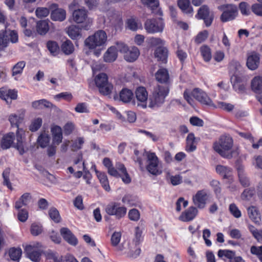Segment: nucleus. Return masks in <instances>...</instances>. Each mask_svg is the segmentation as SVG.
Wrapping results in <instances>:
<instances>
[{
  "label": "nucleus",
  "instance_id": "obj_8",
  "mask_svg": "<svg viewBox=\"0 0 262 262\" xmlns=\"http://www.w3.org/2000/svg\"><path fill=\"white\" fill-rule=\"evenodd\" d=\"M73 18L75 22L78 24H83L82 27L86 30L90 29L93 20L88 17L87 11L84 9H78L73 12Z\"/></svg>",
  "mask_w": 262,
  "mask_h": 262
},
{
  "label": "nucleus",
  "instance_id": "obj_7",
  "mask_svg": "<svg viewBox=\"0 0 262 262\" xmlns=\"http://www.w3.org/2000/svg\"><path fill=\"white\" fill-rule=\"evenodd\" d=\"M95 81L101 94L103 95H108L112 93L113 85L108 82V77L106 74L104 73L99 74L96 76Z\"/></svg>",
  "mask_w": 262,
  "mask_h": 262
},
{
  "label": "nucleus",
  "instance_id": "obj_33",
  "mask_svg": "<svg viewBox=\"0 0 262 262\" xmlns=\"http://www.w3.org/2000/svg\"><path fill=\"white\" fill-rule=\"evenodd\" d=\"M197 213V209L195 207H191L182 213L180 218L184 222H188L192 220L195 217Z\"/></svg>",
  "mask_w": 262,
  "mask_h": 262
},
{
  "label": "nucleus",
  "instance_id": "obj_17",
  "mask_svg": "<svg viewBox=\"0 0 262 262\" xmlns=\"http://www.w3.org/2000/svg\"><path fill=\"white\" fill-rule=\"evenodd\" d=\"M0 98L4 100L7 104H10L12 100L17 99V91L14 89H7L4 88H1Z\"/></svg>",
  "mask_w": 262,
  "mask_h": 262
},
{
  "label": "nucleus",
  "instance_id": "obj_38",
  "mask_svg": "<svg viewBox=\"0 0 262 262\" xmlns=\"http://www.w3.org/2000/svg\"><path fill=\"white\" fill-rule=\"evenodd\" d=\"M32 106L36 110H41L43 108H51L52 104L47 100L42 99L32 102Z\"/></svg>",
  "mask_w": 262,
  "mask_h": 262
},
{
  "label": "nucleus",
  "instance_id": "obj_34",
  "mask_svg": "<svg viewBox=\"0 0 262 262\" xmlns=\"http://www.w3.org/2000/svg\"><path fill=\"white\" fill-rule=\"evenodd\" d=\"M196 148V141L193 133H190L186 138V150L188 152H192Z\"/></svg>",
  "mask_w": 262,
  "mask_h": 262
},
{
  "label": "nucleus",
  "instance_id": "obj_16",
  "mask_svg": "<svg viewBox=\"0 0 262 262\" xmlns=\"http://www.w3.org/2000/svg\"><path fill=\"white\" fill-rule=\"evenodd\" d=\"M136 96L137 99V106L142 108H146L148 93L146 89L144 87H139L136 90Z\"/></svg>",
  "mask_w": 262,
  "mask_h": 262
},
{
  "label": "nucleus",
  "instance_id": "obj_11",
  "mask_svg": "<svg viewBox=\"0 0 262 262\" xmlns=\"http://www.w3.org/2000/svg\"><path fill=\"white\" fill-rule=\"evenodd\" d=\"M223 13L221 16L222 22H227L234 19L238 14L237 7L234 5H226L223 6Z\"/></svg>",
  "mask_w": 262,
  "mask_h": 262
},
{
  "label": "nucleus",
  "instance_id": "obj_32",
  "mask_svg": "<svg viewBox=\"0 0 262 262\" xmlns=\"http://www.w3.org/2000/svg\"><path fill=\"white\" fill-rule=\"evenodd\" d=\"M252 90L255 93H262V77L257 76L254 77L251 82Z\"/></svg>",
  "mask_w": 262,
  "mask_h": 262
},
{
  "label": "nucleus",
  "instance_id": "obj_35",
  "mask_svg": "<svg viewBox=\"0 0 262 262\" xmlns=\"http://www.w3.org/2000/svg\"><path fill=\"white\" fill-rule=\"evenodd\" d=\"M103 164L107 169L108 174L112 176L118 178L119 172L113 166L112 162L108 158H105L103 160Z\"/></svg>",
  "mask_w": 262,
  "mask_h": 262
},
{
  "label": "nucleus",
  "instance_id": "obj_3",
  "mask_svg": "<svg viewBox=\"0 0 262 262\" xmlns=\"http://www.w3.org/2000/svg\"><path fill=\"white\" fill-rule=\"evenodd\" d=\"M169 92V89L166 85L158 84L154 86L148 98V107L157 109L161 106L165 102Z\"/></svg>",
  "mask_w": 262,
  "mask_h": 262
},
{
  "label": "nucleus",
  "instance_id": "obj_23",
  "mask_svg": "<svg viewBox=\"0 0 262 262\" xmlns=\"http://www.w3.org/2000/svg\"><path fill=\"white\" fill-rule=\"evenodd\" d=\"M178 5L184 13L190 16L193 15V10L189 0H178Z\"/></svg>",
  "mask_w": 262,
  "mask_h": 262
},
{
  "label": "nucleus",
  "instance_id": "obj_14",
  "mask_svg": "<svg viewBox=\"0 0 262 262\" xmlns=\"http://www.w3.org/2000/svg\"><path fill=\"white\" fill-rule=\"evenodd\" d=\"M196 17L203 19L207 27L210 26L213 19V14L206 5L201 6L198 10Z\"/></svg>",
  "mask_w": 262,
  "mask_h": 262
},
{
  "label": "nucleus",
  "instance_id": "obj_51",
  "mask_svg": "<svg viewBox=\"0 0 262 262\" xmlns=\"http://www.w3.org/2000/svg\"><path fill=\"white\" fill-rule=\"evenodd\" d=\"M47 47L51 54L54 56L57 55L59 52V47L56 41H49L47 43Z\"/></svg>",
  "mask_w": 262,
  "mask_h": 262
},
{
  "label": "nucleus",
  "instance_id": "obj_41",
  "mask_svg": "<svg viewBox=\"0 0 262 262\" xmlns=\"http://www.w3.org/2000/svg\"><path fill=\"white\" fill-rule=\"evenodd\" d=\"M50 141V136L48 133L45 132L41 133L37 139L38 144L43 148L49 145Z\"/></svg>",
  "mask_w": 262,
  "mask_h": 262
},
{
  "label": "nucleus",
  "instance_id": "obj_37",
  "mask_svg": "<svg viewBox=\"0 0 262 262\" xmlns=\"http://www.w3.org/2000/svg\"><path fill=\"white\" fill-rule=\"evenodd\" d=\"M95 172L102 187L106 191H110L111 188L106 174L104 172H100L97 170H95Z\"/></svg>",
  "mask_w": 262,
  "mask_h": 262
},
{
  "label": "nucleus",
  "instance_id": "obj_49",
  "mask_svg": "<svg viewBox=\"0 0 262 262\" xmlns=\"http://www.w3.org/2000/svg\"><path fill=\"white\" fill-rule=\"evenodd\" d=\"M25 66L26 62L24 61L18 62L13 67L12 76H15L21 74Z\"/></svg>",
  "mask_w": 262,
  "mask_h": 262
},
{
  "label": "nucleus",
  "instance_id": "obj_43",
  "mask_svg": "<svg viewBox=\"0 0 262 262\" xmlns=\"http://www.w3.org/2000/svg\"><path fill=\"white\" fill-rule=\"evenodd\" d=\"M67 33L72 39H77L81 36L79 28L75 25L70 26L68 28Z\"/></svg>",
  "mask_w": 262,
  "mask_h": 262
},
{
  "label": "nucleus",
  "instance_id": "obj_54",
  "mask_svg": "<svg viewBox=\"0 0 262 262\" xmlns=\"http://www.w3.org/2000/svg\"><path fill=\"white\" fill-rule=\"evenodd\" d=\"M250 252L252 254L255 255L260 262H262V246H252Z\"/></svg>",
  "mask_w": 262,
  "mask_h": 262
},
{
  "label": "nucleus",
  "instance_id": "obj_44",
  "mask_svg": "<svg viewBox=\"0 0 262 262\" xmlns=\"http://www.w3.org/2000/svg\"><path fill=\"white\" fill-rule=\"evenodd\" d=\"M143 4L147 5L150 8L153 13H157L160 15H162V12L158 10V12L155 11L159 7V3L158 0H141Z\"/></svg>",
  "mask_w": 262,
  "mask_h": 262
},
{
  "label": "nucleus",
  "instance_id": "obj_63",
  "mask_svg": "<svg viewBox=\"0 0 262 262\" xmlns=\"http://www.w3.org/2000/svg\"><path fill=\"white\" fill-rule=\"evenodd\" d=\"M42 231V226L39 224L33 223L31 226V232L33 235L37 236Z\"/></svg>",
  "mask_w": 262,
  "mask_h": 262
},
{
  "label": "nucleus",
  "instance_id": "obj_25",
  "mask_svg": "<svg viewBox=\"0 0 262 262\" xmlns=\"http://www.w3.org/2000/svg\"><path fill=\"white\" fill-rule=\"evenodd\" d=\"M259 63V56L258 54L253 52L248 56L247 60V66L249 69L251 70L256 69Z\"/></svg>",
  "mask_w": 262,
  "mask_h": 262
},
{
  "label": "nucleus",
  "instance_id": "obj_56",
  "mask_svg": "<svg viewBox=\"0 0 262 262\" xmlns=\"http://www.w3.org/2000/svg\"><path fill=\"white\" fill-rule=\"evenodd\" d=\"M49 215L50 218L55 223H59L60 216L58 211L55 208H51L49 210Z\"/></svg>",
  "mask_w": 262,
  "mask_h": 262
},
{
  "label": "nucleus",
  "instance_id": "obj_4",
  "mask_svg": "<svg viewBox=\"0 0 262 262\" xmlns=\"http://www.w3.org/2000/svg\"><path fill=\"white\" fill-rule=\"evenodd\" d=\"M106 40V33L103 30H98L85 39V45L89 49H95L97 47L103 46Z\"/></svg>",
  "mask_w": 262,
  "mask_h": 262
},
{
  "label": "nucleus",
  "instance_id": "obj_40",
  "mask_svg": "<svg viewBox=\"0 0 262 262\" xmlns=\"http://www.w3.org/2000/svg\"><path fill=\"white\" fill-rule=\"evenodd\" d=\"M134 97L133 92L127 89H123L120 92V99L124 103L130 102Z\"/></svg>",
  "mask_w": 262,
  "mask_h": 262
},
{
  "label": "nucleus",
  "instance_id": "obj_53",
  "mask_svg": "<svg viewBox=\"0 0 262 262\" xmlns=\"http://www.w3.org/2000/svg\"><path fill=\"white\" fill-rule=\"evenodd\" d=\"M201 53L205 61H209L211 58V54L210 48L204 46L201 48Z\"/></svg>",
  "mask_w": 262,
  "mask_h": 262
},
{
  "label": "nucleus",
  "instance_id": "obj_62",
  "mask_svg": "<svg viewBox=\"0 0 262 262\" xmlns=\"http://www.w3.org/2000/svg\"><path fill=\"white\" fill-rule=\"evenodd\" d=\"M148 42L151 46L160 47L164 45V41L160 38L152 37L148 39Z\"/></svg>",
  "mask_w": 262,
  "mask_h": 262
},
{
  "label": "nucleus",
  "instance_id": "obj_5",
  "mask_svg": "<svg viewBox=\"0 0 262 262\" xmlns=\"http://www.w3.org/2000/svg\"><path fill=\"white\" fill-rule=\"evenodd\" d=\"M43 249L42 244L39 242H35L27 245L25 248V252L28 257L32 261L38 262L40 259Z\"/></svg>",
  "mask_w": 262,
  "mask_h": 262
},
{
  "label": "nucleus",
  "instance_id": "obj_42",
  "mask_svg": "<svg viewBox=\"0 0 262 262\" xmlns=\"http://www.w3.org/2000/svg\"><path fill=\"white\" fill-rule=\"evenodd\" d=\"M61 49L66 55H70L74 51V45L70 40H66L63 41L61 46Z\"/></svg>",
  "mask_w": 262,
  "mask_h": 262
},
{
  "label": "nucleus",
  "instance_id": "obj_26",
  "mask_svg": "<svg viewBox=\"0 0 262 262\" xmlns=\"http://www.w3.org/2000/svg\"><path fill=\"white\" fill-rule=\"evenodd\" d=\"M230 80L233 88L235 91L238 92H242L245 90V86L241 83L242 78L238 74L235 73L231 77Z\"/></svg>",
  "mask_w": 262,
  "mask_h": 262
},
{
  "label": "nucleus",
  "instance_id": "obj_20",
  "mask_svg": "<svg viewBox=\"0 0 262 262\" xmlns=\"http://www.w3.org/2000/svg\"><path fill=\"white\" fill-rule=\"evenodd\" d=\"M60 231L61 235L67 243L72 246L77 245V238L68 228H62Z\"/></svg>",
  "mask_w": 262,
  "mask_h": 262
},
{
  "label": "nucleus",
  "instance_id": "obj_13",
  "mask_svg": "<svg viewBox=\"0 0 262 262\" xmlns=\"http://www.w3.org/2000/svg\"><path fill=\"white\" fill-rule=\"evenodd\" d=\"M191 95L202 104L214 108V104L206 92L199 88H195L191 92Z\"/></svg>",
  "mask_w": 262,
  "mask_h": 262
},
{
  "label": "nucleus",
  "instance_id": "obj_19",
  "mask_svg": "<svg viewBox=\"0 0 262 262\" xmlns=\"http://www.w3.org/2000/svg\"><path fill=\"white\" fill-rule=\"evenodd\" d=\"M207 194L204 190L198 191L193 196V202L200 208H203L206 204Z\"/></svg>",
  "mask_w": 262,
  "mask_h": 262
},
{
  "label": "nucleus",
  "instance_id": "obj_21",
  "mask_svg": "<svg viewBox=\"0 0 262 262\" xmlns=\"http://www.w3.org/2000/svg\"><path fill=\"white\" fill-rule=\"evenodd\" d=\"M217 173L222 176L224 179H228L230 181H233L232 169L228 166L219 165L216 167Z\"/></svg>",
  "mask_w": 262,
  "mask_h": 262
},
{
  "label": "nucleus",
  "instance_id": "obj_18",
  "mask_svg": "<svg viewBox=\"0 0 262 262\" xmlns=\"http://www.w3.org/2000/svg\"><path fill=\"white\" fill-rule=\"evenodd\" d=\"M57 7V5L55 4H53L51 5L50 8L51 9H55L51 12V19L55 21H63L66 18V12L64 9H58Z\"/></svg>",
  "mask_w": 262,
  "mask_h": 262
},
{
  "label": "nucleus",
  "instance_id": "obj_1",
  "mask_svg": "<svg viewBox=\"0 0 262 262\" xmlns=\"http://www.w3.org/2000/svg\"><path fill=\"white\" fill-rule=\"evenodd\" d=\"M25 112L24 110H22L20 113L11 114L9 117V120L11 125L17 128L16 132L17 142L14 147L21 155H23L27 151V149H25V142L23 139V135L24 134V131L22 129L18 128L19 124L23 122L24 119Z\"/></svg>",
  "mask_w": 262,
  "mask_h": 262
},
{
  "label": "nucleus",
  "instance_id": "obj_24",
  "mask_svg": "<svg viewBox=\"0 0 262 262\" xmlns=\"http://www.w3.org/2000/svg\"><path fill=\"white\" fill-rule=\"evenodd\" d=\"M237 171L241 184L244 187H248L250 184V182L245 172L244 166L242 165H238L237 167Z\"/></svg>",
  "mask_w": 262,
  "mask_h": 262
},
{
  "label": "nucleus",
  "instance_id": "obj_28",
  "mask_svg": "<svg viewBox=\"0 0 262 262\" xmlns=\"http://www.w3.org/2000/svg\"><path fill=\"white\" fill-rule=\"evenodd\" d=\"M155 56L162 63H166L168 57V50L163 46L158 47L155 51Z\"/></svg>",
  "mask_w": 262,
  "mask_h": 262
},
{
  "label": "nucleus",
  "instance_id": "obj_12",
  "mask_svg": "<svg viewBox=\"0 0 262 262\" xmlns=\"http://www.w3.org/2000/svg\"><path fill=\"white\" fill-rule=\"evenodd\" d=\"M46 258L45 262H63L62 257L57 252L51 250H48L45 253ZM77 259L71 254H67L65 256L66 262H74Z\"/></svg>",
  "mask_w": 262,
  "mask_h": 262
},
{
  "label": "nucleus",
  "instance_id": "obj_30",
  "mask_svg": "<svg viewBox=\"0 0 262 262\" xmlns=\"http://www.w3.org/2000/svg\"><path fill=\"white\" fill-rule=\"evenodd\" d=\"M140 52L138 48L133 47L130 49H128L124 54V59L128 62H134L139 57Z\"/></svg>",
  "mask_w": 262,
  "mask_h": 262
},
{
  "label": "nucleus",
  "instance_id": "obj_50",
  "mask_svg": "<svg viewBox=\"0 0 262 262\" xmlns=\"http://www.w3.org/2000/svg\"><path fill=\"white\" fill-rule=\"evenodd\" d=\"M214 108H219L227 112H232L234 108V105L230 103L219 101Z\"/></svg>",
  "mask_w": 262,
  "mask_h": 262
},
{
  "label": "nucleus",
  "instance_id": "obj_64",
  "mask_svg": "<svg viewBox=\"0 0 262 262\" xmlns=\"http://www.w3.org/2000/svg\"><path fill=\"white\" fill-rule=\"evenodd\" d=\"M239 9L241 13L244 15H249L250 14L249 5L246 2H241L239 5Z\"/></svg>",
  "mask_w": 262,
  "mask_h": 262
},
{
  "label": "nucleus",
  "instance_id": "obj_15",
  "mask_svg": "<svg viewBox=\"0 0 262 262\" xmlns=\"http://www.w3.org/2000/svg\"><path fill=\"white\" fill-rule=\"evenodd\" d=\"M15 43L18 41V34L15 31H6L0 32V46L6 47L9 41Z\"/></svg>",
  "mask_w": 262,
  "mask_h": 262
},
{
  "label": "nucleus",
  "instance_id": "obj_45",
  "mask_svg": "<svg viewBox=\"0 0 262 262\" xmlns=\"http://www.w3.org/2000/svg\"><path fill=\"white\" fill-rule=\"evenodd\" d=\"M49 29L48 23L46 20L39 21L36 25L37 32L40 35H44L48 31Z\"/></svg>",
  "mask_w": 262,
  "mask_h": 262
},
{
  "label": "nucleus",
  "instance_id": "obj_27",
  "mask_svg": "<svg viewBox=\"0 0 262 262\" xmlns=\"http://www.w3.org/2000/svg\"><path fill=\"white\" fill-rule=\"evenodd\" d=\"M249 218L255 223L259 224L261 221V215L258 208L252 206L247 209Z\"/></svg>",
  "mask_w": 262,
  "mask_h": 262
},
{
  "label": "nucleus",
  "instance_id": "obj_46",
  "mask_svg": "<svg viewBox=\"0 0 262 262\" xmlns=\"http://www.w3.org/2000/svg\"><path fill=\"white\" fill-rule=\"evenodd\" d=\"M126 24L127 28L132 31H136L141 27V23L137 19L134 17L128 19Z\"/></svg>",
  "mask_w": 262,
  "mask_h": 262
},
{
  "label": "nucleus",
  "instance_id": "obj_48",
  "mask_svg": "<svg viewBox=\"0 0 262 262\" xmlns=\"http://www.w3.org/2000/svg\"><path fill=\"white\" fill-rule=\"evenodd\" d=\"M122 202L129 206H136L137 204V198L136 196L130 194H126L122 198Z\"/></svg>",
  "mask_w": 262,
  "mask_h": 262
},
{
  "label": "nucleus",
  "instance_id": "obj_9",
  "mask_svg": "<svg viewBox=\"0 0 262 262\" xmlns=\"http://www.w3.org/2000/svg\"><path fill=\"white\" fill-rule=\"evenodd\" d=\"M148 164L146 167L147 171L154 176L162 173V170L158 167L159 159L155 152H146Z\"/></svg>",
  "mask_w": 262,
  "mask_h": 262
},
{
  "label": "nucleus",
  "instance_id": "obj_47",
  "mask_svg": "<svg viewBox=\"0 0 262 262\" xmlns=\"http://www.w3.org/2000/svg\"><path fill=\"white\" fill-rule=\"evenodd\" d=\"M22 253L21 249L19 248H12L9 250V256L12 260L18 261Z\"/></svg>",
  "mask_w": 262,
  "mask_h": 262
},
{
  "label": "nucleus",
  "instance_id": "obj_36",
  "mask_svg": "<svg viewBox=\"0 0 262 262\" xmlns=\"http://www.w3.org/2000/svg\"><path fill=\"white\" fill-rule=\"evenodd\" d=\"M31 196L29 193H25L15 202V208L16 209H20L23 206L27 205L30 202Z\"/></svg>",
  "mask_w": 262,
  "mask_h": 262
},
{
  "label": "nucleus",
  "instance_id": "obj_29",
  "mask_svg": "<svg viewBox=\"0 0 262 262\" xmlns=\"http://www.w3.org/2000/svg\"><path fill=\"white\" fill-rule=\"evenodd\" d=\"M118 56L115 46L108 48L103 55L104 61L106 62H112L116 60Z\"/></svg>",
  "mask_w": 262,
  "mask_h": 262
},
{
  "label": "nucleus",
  "instance_id": "obj_10",
  "mask_svg": "<svg viewBox=\"0 0 262 262\" xmlns=\"http://www.w3.org/2000/svg\"><path fill=\"white\" fill-rule=\"evenodd\" d=\"M145 29L148 33L162 32L164 25L162 18L147 19L144 24Z\"/></svg>",
  "mask_w": 262,
  "mask_h": 262
},
{
  "label": "nucleus",
  "instance_id": "obj_55",
  "mask_svg": "<svg viewBox=\"0 0 262 262\" xmlns=\"http://www.w3.org/2000/svg\"><path fill=\"white\" fill-rule=\"evenodd\" d=\"M42 123V120L41 118H35L32 121L29 126V129L32 132H36L40 127Z\"/></svg>",
  "mask_w": 262,
  "mask_h": 262
},
{
  "label": "nucleus",
  "instance_id": "obj_6",
  "mask_svg": "<svg viewBox=\"0 0 262 262\" xmlns=\"http://www.w3.org/2000/svg\"><path fill=\"white\" fill-rule=\"evenodd\" d=\"M105 211L108 215L114 216L116 219L119 220L125 216L127 208L120 203L111 202L106 206Z\"/></svg>",
  "mask_w": 262,
  "mask_h": 262
},
{
  "label": "nucleus",
  "instance_id": "obj_58",
  "mask_svg": "<svg viewBox=\"0 0 262 262\" xmlns=\"http://www.w3.org/2000/svg\"><path fill=\"white\" fill-rule=\"evenodd\" d=\"M255 193V189L253 188L246 189L241 194V198L243 200L248 201Z\"/></svg>",
  "mask_w": 262,
  "mask_h": 262
},
{
  "label": "nucleus",
  "instance_id": "obj_52",
  "mask_svg": "<svg viewBox=\"0 0 262 262\" xmlns=\"http://www.w3.org/2000/svg\"><path fill=\"white\" fill-rule=\"evenodd\" d=\"M230 213L235 218H239L242 216V212L236 205L234 203L230 204L229 206Z\"/></svg>",
  "mask_w": 262,
  "mask_h": 262
},
{
  "label": "nucleus",
  "instance_id": "obj_57",
  "mask_svg": "<svg viewBox=\"0 0 262 262\" xmlns=\"http://www.w3.org/2000/svg\"><path fill=\"white\" fill-rule=\"evenodd\" d=\"M169 180L170 183L173 186H177L181 184L183 182V178L180 174H176L174 176L170 175L169 173H168Z\"/></svg>",
  "mask_w": 262,
  "mask_h": 262
},
{
  "label": "nucleus",
  "instance_id": "obj_59",
  "mask_svg": "<svg viewBox=\"0 0 262 262\" xmlns=\"http://www.w3.org/2000/svg\"><path fill=\"white\" fill-rule=\"evenodd\" d=\"M54 98L57 100L61 99H64L67 101H70L73 99L72 94L68 92L60 93L54 96Z\"/></svg>",
  "mask_w": 262,
  "mask_h": 262
},
{
  "label": "nucleus",
  "instance_id": "obj_39",
  "mask_svg": "<svg viewBox=\"0 0 262 262\" xmlns=\"http://www.w3.org/2000/svg\"><path fill=\"white\" fill-rule=\"evenodd\" d=\"M217 255L224 260L228 259L231 262L235 256V252L232 250L220 249L218 251Z\"/></svg>",
  "mask_w": 262,
  "mask_h": 262
},
{
  "label": "nucleus",
  "instance_id": "obj_31",
  "mask_svg": "<svg viewBox=\"0 0 262 262\" xmlns=\"http://www.w3.org/2000/svg\"><path fill=\"white\" fill-rule=\"evenodd\" d=\"M156 80L162 83H167L169 80L168 71L164 68L160 69L155 74Z\"/></svg>",
  "mask_w": 262,
  "mask_h": 262
},
{
  "label": "nucleus",
  "instance_id": "obj_2",
  "mask_svg": "<svg viewBox=\"0 0 262 262\" xmlns=\"http://www.w3.org/2000/svg\"><path fill=\"white\" fill-rule=\"evenodd\" d=\"M233 141L229 135H222L213 144V150L222 157L230 159L232 158Z\"/></svg>",
  "mask_w": 262,
  "mask_h": 262
},
{
  "label": "nucleus",
  "instance_id": "obj_22",
  "mask_svg": "<svg viewBox=\"0 0 262 262\" xmlns=\"http://www.w3.org/2000/svg\"><path fill=\"white\" fill-rule=\"evenodd\" d=\"M15 135L13 133H9L3 137L0 142V147L3 149L9 148L14 142Z\"/></svg>",
  "mask_w": 262,
  "mask_h": 262
},
{
  "label": "nucleus",
  "instance_id": "obj_61",
  "mask_svg": "<svg viewBox=\"0 0 262 262\" xmlns=\"http://www.w3.org/2000/svg\"><path fill=\"white\" fill-rule=\"evenodd\" d=\"M210 185L213 188L215 193L217 196H219L221 194V187L219 181L213 180L210 182Z\"/></svg>",
  "mask_w": 262,
  "mask_h": 262
},
{
  "label": "nucleus",
  "instance_id": "obj_60",
  "mask_svg": "<svg viewBox=\"0 0 262 262\" xmlns=\"http://www.w3.org/2000/svg\"><path fill=\"white\" fill-rule=\"evenodd\" d=\"M50 13V10L47 8L39 7L35 11V14L37 17L42 18L47 17Z\"/></svg>",
  "mask_w": 262,
  "mask_h": 262
}]
</instances>
